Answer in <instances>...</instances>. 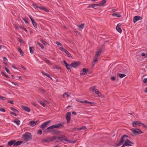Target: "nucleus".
<instances>
[{"label":"nucleus","mask_w":147,"mask_h":147,"mask_svg":"<svg viewBox=\"0 0 147 147\" xmlns=\"http://www.w3.org/2000/svg\"><path fill=\"white\" fill-rule=\"evenodd\" d=\"M128 136L127 135H123L119 142L116 144L115 146H118L124 143V141H127V140H128Z\"/></svg>","instance_id":"obj_1"},{"label":"nucleus","mask_w":147,"mask_h":147,"mask_svg":"<svg viewBox=\"0 0 147 147\" xmlns=\"http://www.w3.org/2000/svg\"><path fill=\"white\" fill-rule=\"evenodd\" d=\"M64 123L61 122L58 124L54 125L47 128V129H52L54 128H63L64 127Z\"/></svg>","instance_id":"obj_2"},{"label":"nucleus","mask_w":147,"mask_h":147,"mask_svg":"<svg viewBox=\"0 0 147 147\" xmlns=\"http://www.w3.org/2000/svg\"><path fill=\"white\" fill-rule=\"evenodd\" d=\"M22 137L25 142H27L32 139V135L30 133L26 132L22 135Z\"/></svg>","instance_id":"obj_3"},{"label":"nucleus","mask_w":147,"mask_h":147,"mask_svg":"<svg viewBox=\"0 0 147 147\" xmlns=\"http://www.w3.org/2000/svg\"><path fill=\"white\" fill-rule=\"evenodd\" d=\"M54 140H55L56 139H58L60 141H63L64 140L67 142L68 143H69L70 142V141L67 140V138H65L64 136H54Z\"/></svg>","instance_id":"obj_4"},{"label":"nucleus","mask_w":147,"mask_h":147,"mask_svg":"<svg viewBox=\"0 0 147 147\" xmlns=\"http://www.w3.org/2000/svg\"><path fill=\"white\" fill-rule=\"evenodd\" d=\"M132 125L134 127H136L137 125L138 126L142 125L144 127H146V125L143 123L137 121H134L132 123Z\"/></svg>","instance_id":"obj_5"},{"label":"nucleus","mask_w":147,"mask_h":147,"mask_svg":"<svg viewBox=\"0 0 147 147\" xmlns=\"http://www.w3.org/2000/svg\"><path fill=\"white\" fill-rule=\"evenodd\" d=\"M44 131L46 133H52L55 134H58L59 132L57 130L54 129H47V128L45 129Z\"/></svg>","instance_id":"obj_6"},{"label":"nucleus","mask_w":147,"mask_h":147,"mask_svg":"<svg viewBox=\"0 0 147 147\" xmlns=\"http://www.w3.org/2000/svg\"><path fill=\"white\" fill-rule=\"evenodd\" d=\"M134 143L130 141L129 140H128L127 141H125L123 144L122 147H124L127 146H131L132 144H134Z\"/></svg>","instance_id":"obj_7"},{"label":"nucleus","mask_w":147,"mask_h":147,"mask_svg":"<svg viewBox=\"0 0 147 147\" xmlns=\"http://www.w3.org/2000/svg\"><path fill=\"white\" fill-rule=\"evenodd\" d=\"M54 140V136L50 137L47 139H43L42 140V142H49L53 141Z\"/></svg>","instance_id":"obj_8"},{"label":"nucleus","mask_w":147,"mask_h":147,"mask_svg":"<svg viewBox=\"0 0 147 147\" xmlns=\"http://www.w3.org/2000/svg\"><path fill=\"white\" fill-rule=\"evenodd\" d=\"M80 65L79 62L78 61H75L71 63L70 66L74 68H76L79 66Z\"/></svg>","instance_id":"obj_9"},{"label":"nucleus","mask_w":147,"mask_h":147,"mask_svg":"<svg viewBox=\"0 0 147 147\" xmlns=\"http://www.w3.org/2000/svg\"><path fill=\"white\" fill-rule=\"evenodd\" d=\"M132 131L133 134L135 135L140 134L143 133L141 130L138 128H136L132 130Z\"/></svg>","instance_id":"obj_10"},{"label":"nucleus","mask_w":147,"mask_h":147,"mask_svg":"<svg viewBox=\"0 0 147 147\" xmlns=\"http://www.w3.org/2000/svg\"><path fill=\"white\" fill-rule=\"evenodd\" d=\"M76 101L78 102H80L82 103H88V104L91 105V106L93 105L94 104V102H90L88 101L87 100L82 101V100H77Z\"/></svg>","instance_id":"obj_11"},{"label":"nucleus","mask_w":147,"mask_h":147,"mask_svg":"<svg viewBox=\"0 0 147 147\" xmlns=\"http://www.w3.org/2000/svg\"><path fill=\"white\" fill-rule=\"evenodd\" d=\"M91 88L92 89V91L94 92L96 94H98L99 96H100L102 95L101 93L96 88V87H92Z\"/></svg>","instance_id":"obj_12"},{"label":"nucleus","mask_w":147,"mask_h":147,"mask_svg":"<svg viewBox=\"0 0 147 147\" xmlns=\"http://www.w3.org/2000/svg\"><path fill=\"white\" fill-rule=\"evenodd\" d=\"M71 114L70 112H68L66 114V118L67 120V123H68L70 122Z\"/></svg>","instance_id":"obj_13"},{"label":"nucleus","mask_w":147,"mask_h":147,"mask_svg":"<svg viewBox=\"0 0 147 147\" xmlns=\"http://www.w3.org/2000/svg\"><path fill=\"white\" fill-rule=\"evenodd\" d=\"M59 49L61 51L64 52L67 55V56L68 57H71L70 54L67 50L64 49L62 47H60Z\"/></svg>","instance_id":"obj_14"},{"label":"nucleus","mask_w":147,"mask_h":147,"mask_svg":"<svg viewBox=\"0 0 147 147\" xmlns=\"http://www.w3.org/2000/svg\"><path fill=\"white\" fill-rule=\"evenodd\" d=\"M142 19V18L141 16H136L134 18L133 22L135 23L137 21L140 20Z\"/></svg>","instance_id":"obj_15"},{"label":"nucleus","mask_w":147,"mask_h":147,"mask_svg":"<svg viewBox=\"0 0 147 147\" xmlns=\"http://www.w3.org/2000/svg\"><path fill=\"white\" fill-rule=\"evenodd\" d=\"M88 69L84 68L81 71V73L80 74V75H84L87 72H88Z\"/></svg>","instance_id":"obj_16"},{"label":"nucleus","mask_w":147,"mask_h":147,"mask_svg":"<svg viewBox=\"0 0 147 147\" xmlns=\"http://www.w3.org/2000/svg\"><path fill=\"white\" fill-rule=\"evenodd\" d=\"M121 25V24L120 23H119L117 25L116 27V30L120 33H121L122 31L121 28L120 27Z\"/></svg>","instance_id":"obj_17"},{"label":"nucleus","mask_w":147,"mask_h":147,"mask_svg":"<svg viewBox=\"0 0 147 147\" xmlns=\"http://www.w3.org/2000/svg\"><path fill=\"white\" fill-rule=\"evenodd\" d=\"M21 107L23 110L27 111V112H30V109L27 106L22 105L21 106Z\"/></svg>","instance_id":"obj_18"},{"label":"nucleus","mask_w":147,"mask_h":147,"mask_svg":"<svg viewBox=\"0 0 147 147\" xmlns=\"http://www.w3.org/2000/svg\"><path fill=\"white\" fill-rule=\"evenodd\" d=\"M38 121H30L29 122V125L31 126H34L36 124Z\"/></svg>","instance_id":"obj_19"},{"label":"nucleus","mask_w":147,"mask_h":147,"mask_svg":"<svg viewBox=\"0 0 147 147\" xmlns=\"http://www.w3.org/2000/svg\"><path fill=\"white\" fill-rule=\"evenodd\" d=\"M16 142V140H12L9 142L7 143V145L8 146H11L12 145L14 146V144Z\"/></svg>","instance_id":"obj_20"},{"label":"nucleus","mask_w":147,"mask_h":147,"mask_svg":"<svg viewBox=\"0 0 147 147\" xmlns=\"http://www.w3.org/2000/svg\"><path fill=\"white\" fill-rule=\"evenodd\" d=\"M23 142L22 140L18 141L16 142L14 144V146L16 147L20 145L23 143Z\"/></svg>","instance_id":"obj_21"},{"label":"nucleus","mask_w":147,"mask_h":147,"mask_svg":"<svg viewBox=\"0 0 147 147\" xmlns=\"http://www.w3.org/2000/svg\"><path fill=\"white\" fill-rule=\"evenodd\" d=\"M99 6L98 5V4H92V5H90L88 6L87 7L90 8V7H91L94 8V9H97V8L96 7L97 6Z\"/></svg>","instance_id":"obj_22"},{"label":"nucleus","mask_w":147,"mask_h":147,"mask_svg":"<svg viewBox=\"0 0 147 147\" xmlns=\"http://www.w3.org/2000/svg\"><path fill=\"white\" fill-rule=\"evenodd\" d=\"M86 129V127L85 126H82L80 128H74L73 129V130H84Z\"/></svg>","instance_id":"obj_23"},{"label":"nucleus","mask_w":147,"mask_h":147,"mask_svg":"<svg viewBox=\"0 0 147 147\" xmlns=\"http://www.w3.org/2000/svg\"><path fill=\"white\" fill-rule=\"evenodd\" d=\"M31 20L32 21V23L34 26L35 28H37V23L35 22L34 20L32 18H31Z\"/></svg>","instance_id":"obj_24"},{"label":"nucleus","mask_w":147,"mask_h":147,"mask_svg":"<svg viewBox=\"0 0 147 147\" xmlns=\"http://www.w3.org/2000/svg\"><path fill=\"white\" fill-rule=\"evenodd\" d=\"M102 50V49H101L100 48L98 49L95 54V56L98 57V56H99Z\"/></svg>","instance_id":"obj_25"},{"label":"nucleus","mask_w":147,"mask_h":147,"mask_svg":"<svg viewBox=\"0 0 147 147\" xmlns=\"http://www.w3.org/2000/svg\"><path fill=\"white\" fill-rule=\"evenodd\" d=\"M17 39L18 41L20 43L21 45H24L25 43L23 42V40L22 39L18 37L17 38Z\"/></svg>","instance_id":"obj_26"},{"label":"nucleus","mask_w":147,"mask_h":147,"mask_svg":"<svg viewBox=\"0 0 147 147\" xmlns=\"http://www.w3.org/2000/svg\"><path fill=\"white\" fill-rule=\"evenodd\" d=\"M13 122L16 123L18 125H19L20 123V121L17 119H15Z\"/></svg>","instance_id":"obj_27"},{"label":"nucleus","mask_w":147,"mask_h":147,"mask_svg":"<svg viewBox=\"0 0 147 147\" xmlns=\"http://www.w3.org/2000/svg\"><path fill=\"white\" fill-rule=\"evenodd\" d=\"M47 125L45 122L42 123L41 125L40 128L42 129H44L47 127Z\"/></svg>","instance_id":"obj_28"},{"label":"nucleus","mask_w":147,"mask_h":147,"mask_svg":"<svg viewBox=\"0 0 147 147\" xmlns=\"http://www.w3.org/2000/svg\"><path fill=\"white\" fill-rule=\"evenodd\" d=\"M41 73L43 74V75H45L47 76V77H48V78H50L51 79H52L50 75L48 74L47 73L44 72L43 71H42Z\"/></svg>","instance_id":"obj_29"},{"label":"nucleus","mask_w":147,"mask_h":147,"mask_svg":"<svg viewBox=\"0 0 147 147\" xmlns=\"http://www.w3.org/2000/svg\"><path fill=\"white\" fill-rule=\"evenodd\" d=\"M29 49L30 53L32 54L33 53L34 51V47H30Z\"/></svg>","instance_id":"obj_30"},{"label":"nucleus","mask_w":147,"mask_h":147,"mask_svg":"<svg viewBox=\"0 0 147 147\" xmlns=\"http://www.w3.org/2000/svg\"><path fill=\"white\" fill-rule=\"evenodd\" d=\"M107 2L106 0H102V1L99 4H98L99 6H101L105 3Z\"/></svg>","instance_id":"obj_31"},{"label":"nucleus","mask_w":147,"mask_h":147,"mask_svg":"<svg viewBox=\"0 0 147 147\" xmlns=\"http://www.w3.org/2000/svg\"><path fill=\"white\" fill-rule=\"evenodd\" d=\"M112 16H113L117 17H121V15L119 14H118L116 13H115L112 14Z\"/></svg>","instance_id":"obj_32"},{"label":"nucleus","mask_w":147,"mask_h":147,"mask_svg":"<svg viewBox=\"0 0 147 147\" xmlns=\"http://www.w3.org/2000/svg\"><path fill=\"white\" fill-rule=\"evenodd\" d=\"M84 24H82L81 25H78L77 26L78 28H80V29H82L83 28L84 26Z\"/></svg>","instance_id":"obj_33"},{"label":"nucleus","mask_w":147,"mask_h":147,"mask_svg":"<svg viewBox=\"0 0 147 147\" xmlns=\"http://www.w3.org/2000/svg\"><path fill=\"white\" fill-rule=\"evenodd\" d=\"M38 8H39L41 9H43L45 11H46V12H48L49 11L48 9H46L45 7H39Z\"/></svg>","instance_id":"obj_34"},{"label":"nucleus","mask_w":147,"mask_h":147,"mask_svg":"<svg viewBox=\"0 0 147 147\" xmlns=\"http://www.w3.org/2000/svg\"><path fill=\"white\" fill-rule=\"evenodd\" d=\"M38 102L40 103L42 106L44 107H45L46 106V105L44 103V102H42V101L39 100H38Z\"/></svg>","instance_id":"obj_35"},{"label":"nucleus","mask_w":147,"mask_h":147,"mask_svg":"<svg viewBox=\"0 0 147 147\" xmlns=\"http://www.w3.org/2000/svg\"><path fill=\"white\" fill-rule=\"evenodd\" d=\"M18 51L20 52V55L21 56H23L24 52L22 51V50L20 49L19 48L18 49Z\"/></svg>","instance_id":"obj_36"},{"label":"nucleus","mask_w":147,"mask_h":147,"mask_svg":"<svg viewBox=\"0 0 147 147\" xmlns=\"http://www.w3.org/2000/svg\"><path fill=\"white\" fill-rule=\"evenodd\" d=\"M37 44L42 49H43L44 48V47L43 45L40 42H37Z\"/></svg>","instance_id":"obj_37"},{"label":"nucleus","mask_w":147,"mask_h":147,"mask_svg":"<svg viewBox=\"0 0 147 147\" xmlns=\"http://www.w3.org/2000/svg\"><path fill=\"white\" fill-rule=\"evenodd\" d=\"M40 41L45 46L47 45L48 44V43L43 39H41Z\"/></svg>","instance_id":"obj_38"},{"label":"nucleus","mask_w":147,"mask_h":147,"mask_svg":"<svg viewBox=\"0 0 147 147\" xmlns=\"http://www.w3.org/2000/svg\"><path fill=\"white\" fill-rule=\"evenodd\" d=\"M119 76L121 78H122L126 76V75L124 74H118Z\"/></svg>","instance_id":"obj_39"},{"label":"nucleus","mask_w":147,"mask_h":147,"mask_svg":"<svg viewBox=\"0 0 147 147\" xmlns=\"http://www.w3.org/2000/svg\"><path fill=\"white\" fill-rule=\"evenodd\" d=\"M10 109L12 111H14V112H17V113H19V111L18 110H17V109L14 108H13L12 107H11L10 108Z\"/></svg>","instance_id":"obj_40"},{"label":"nucleus","mask_w":147,"mask_h":147,"mask_svg":"<svg viewBox=\"0 0 147 147\" xmlns=\"http://www.w3.org/2000/svg\"><path fill=\"white\" fill-rule=\"evenodd\" d=\"M45 62L47 63V64H48L49 65H51V63L50 62V61L48 59H46L45 60Z\"/></svg>","instance_id":"obj_41"},{"label":"nucleus","mask_w":147,"mask_h":147,"mask_svg":"<svg viewBox=\"0 0 147 147\" xmlns=\"http://www.w3.org/2000/svg\"><path fill=\"white\" fill-rule=\"evenodd\" d=\"M3 68L5 70L7 73L8 74H10V72L9 70L6 67H4Z\"/></svg>","instance_id":"obj_42"},{"label":"nucleus","mask_w":147,"mask_h":147,"mask_svg":"<svg viewBox=\"0 0 147 147\" xmlns=\"http://www.w3.org/2000/svg\"><path fill=\"white\" fill-rule=\"evenodd\" d=\"M1 74L3 75L5 77L7 78H9V77L4 72H1Z\"/></svg>","instance_id":"obj_43"},{"label":"nucleus","mask_w":147,"mask_h":147,"mask_svg":"<svg viewBox=\"0 0 147 147\" xmlns=\"http://www.w3.org/2000/svg\"><path fill=\"white\" fill-rule=\"evenodd\" d=\"M11 82L12 84H13L16 86H19V84L16 82Z\"/></svg>","instance_id":"obj_44"},{"label":"nucleus","mask_w":147,"mask_h":147,"mask_svg":"<svg viewBox=\"0 0 147 147\" xmlns=\"http://www.w3.org/2000/svg\"><path fill=\"white\" fill-rule=\"evenodd\" d=\"M20 28L23 30L25 32H26L27 31V30L25 28L24 26H20Z\"/></svg>","instance_id":"obj_45"},{"label":"nucleus","mask_w":147,"mask_h":147,"mask_svg":"<svg viewBox=\"0 0 147 147\" xmlns=\"http://www.w3.org/2000/svg\"><path fill=\"white\" fill-rule=\"evenodd\" d=\"M23 20L25 22L26 24H29L28 21L27 20L26 18H24L23 19Z\"/></svg>","instance_id":"obj_46"},{"label":"nucleus","mask_w":147,"mask_h":147,"mask_svg":"<svg viewBox=\"0 0 147 147\" xmlns=\"http://www.w3.org/2000/svg\"><path fill=\"white\" fill-rule=\"evenodd\" d=\"M0 99L5 100L6 99V98L5 97L0 96Z\"/></svg>","instance_id":"obj_47"},{"label":"nucleus","mask_w":147,"mask_h":147,"mask_svg":"<svg viewBox=\"0 0 147 147\" xmlns=\"http://www.w3.org/2000/svg\"><path fill=\"white\" fill-rule=\"evenodd\" d=\"M70 65L69 64H68L67 65H66L65 66L66 67V68H67V69L68 70H70V71H71L70 68Z\"/></svg>","instance_id":"obj_48"},{"label":"nucleus","mask_w":147,"mask_h":147,"mask_svg":"<svg viewBox=\"0 0 147 147\" xmlns=\"http://www.w3.org/2000/svg\"><path fill=\"white\" fill-rule=\"evenodd\" d=\"M98 57L96 56V57L94 58V62H96L98 60Z\"/></svg>","instance_id":"obj_49"},{"label":"nucleus","mask_w":147,"mask_h":147,"mask_svg":"<svg viewBox=\"0 0 147 147\" xmlns=\"http://www.w3.org/2000/svg\"><path fill=\"white\" fill-rule=\"evenodd\" d=\"M67 93L68 92H65L63 94V97H65V96L66 95H67V97H69V95H68L67 94Z\"/></svg>","instance_id":"obj_50"},{"label":"nucleus","mask_w":147,"mask_h":147,"mask_svg":"<svg viewBox=\"0 0 147 147\" xmlns=\"http://www.w3.org/2000/svg\"><path fill=\"white\" fill-rule=\"evenodd\" d=\"M64 64L63 65H64L65 66L66 65H67L68 64L67 63V62L66 61H65L64 60L63 61Z\"/></svg>","instance_id":"obj_51"},{"label":"nucleus","mask_w":147,"mask_h":147,"mask_svg":"<svg viewBox=\"0 0 147 147\" xmlns=\"http://www.w3.org/2000/svg\"><path fill=\"white\" fill-rule=\"evenodd\" d=\"M143 82L144 83L146 84L147 83V78H145L143 80Z\"/></svg>","instance_id":"obj_52"},{"label":"nucleus","mask_w":147,"mask_h":147,"mask_svg":"<svg viewBox=\"0 0 147 147\" xmlns=\"http://www.w3.org/2000/svg\"><path fill=\"white\" fill-rule=\"evenodd\" d=\"M56 44L58 45H60L61 46V47H62V45L61 43H60L59 42H56Z\"/></svg>","instance_id":"obj_53"},{"label":"nucleus","mask_w":147,"mask_h":147,"mask_svg":"<svg viewBox=\"0 0 147 147\" xmlns=\"http://www.w3.org/2000/svg\"><path fill=\"white\" fill-rule=\"evenodd\" d=\"M10 113L11 115H13L15 116H17V114L15 113L11 112H10Z\"/></svg>","instance_id":"obj_54"},{"label":"nucleus","mask_w":147,"mask_h":147,"mask_svg":"<svg viewBox=\"0 0 147 147\" xmlns=\"http://www.w3.org/2000/svg\"><path fill=\"white\" fill-rule=\"evenodd\" d=\"M33 6H34V7L36 9H37L38 8V6L37 5H36V4H33Z\"/></svg>","instance_id":"obj_55"},{"label":"nucleus","mask_w":147,"mask_h":147,"mask_svg":"<svg viewBox=\"0 0 147 147\" xmlns=\"http://www.w3.org/2000/svg\"><path fill=\"white\" fill-rule=\"evenodd\" d=\"M38 133L39 134H41L42 133V131L41 129L39 130L38 131Z\"/></svg>","instance_id":"obj_56"},{"label":"nucleus","mask_w":147,"mask_h":147,"mask_svg":"<svg viewBox=\"0 0 147 147\" xmlns=\"http://www.w3.org/2000/svg\"><path fill=\"white\" fill-rule=\"evenodd\" d=\"M0 111L3 112H5V109L2 108H0Z\"/></svg>","instance_id":"obj_57"},{"label":"nucleus","mask_w":147,"mask_h":147,"mask_svg":"<svg viewBox=\"0 0 147 147\" xmlns=\"http://www.w3.org/2000/svg\"><path fill=\"white\" fill-rule=\"evenodd\" d=\"M111 80L112 81H114L115 80V77L114 76L112 77L111 78Z\"/></svg>","instance_id":"obj_58"},{"label":"nucleus","mask_w":147,"mask_h":147,"mask_svg":"<svg viewBox=\"0 0 147 147\" xmlns=\"http://www.w3.org/2000/svg\"><path fill=\"white\" fill-rule=\"evenodd\" d=\"M75 32L76 33V34L77 35H80V33L77 31H75Z\"/></svg>","instance_id":"obj_59"},{"label":"nucleus","mask_w":147,"mask_h":147,"mask_svg":"<svg viewBox=\"0 0 147 147\" xmlns=\"http://www.w3.org/2000/svg\"><path fill=\"white\" fill-rule=\"evenodd\" d=\"M14 26L18 30H19V27L17 25H14Z\"/></svg>","instance_id":"obj_60"},{"label":"nucleus","mask_w":147,"mask_h":147,"mask_svg":"<svg viewBox=\"0 0 147 147\" xmlns=\"http://www.w3.org/2000/svg\"><path fill=\"white\" fill-rule=\"evenodd\" d=\"M51 122V120H49V121H47L45 122V123H46V124H47H47L48 123H50Z\"/></svg>","instance_id":"obj_61"},{"label":"nucleus","mask_w":147,"mask_h":147,"mask_svg":"<svg viewBox=\"0 0 147 147\" xmlns=\"http://www.w3.org/2000/svg\"><path fill=\"white\" fill-rule=\"evenodd\" d=\"M8 102L11 104H13V101L12 100H9L8 101Z\"/></svg>","instance_id":"obj_62"},{"label":"nucleus","mask_w":147,"mask_h":147,"mask_svg":"<svg viewBox=\"0 0 147 147\" xmlns=\"http://www.w3.org/2000/svg\"><path fill=\"white\" fill-rule=\"evenodd\" d=\"M3 59L4 61H7V59L5 57H4L3 58Z\"/></svg>","instance_id":"obj_63"},{"label":"nucleus","mask_w":147,"mask_h":147,"mask_svg":"<svg viewBox=\"0 0 147 147\" xmlns=\"http://www.w3.org/2000/svg\"><path fill=\"white\" fill-rule=\"evenodd\" d=\"M145 93H147V87L145 88V90L144 91Z\"/></svg>","instance_id":"obj_64"}]
</instances>
